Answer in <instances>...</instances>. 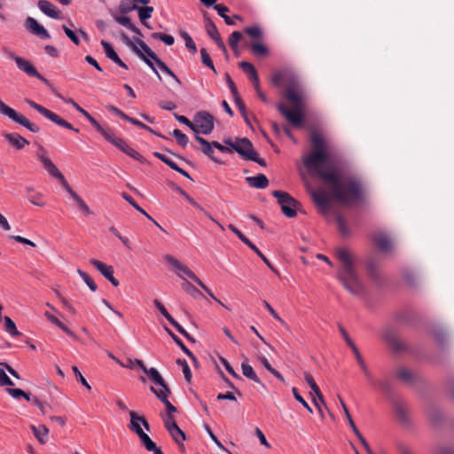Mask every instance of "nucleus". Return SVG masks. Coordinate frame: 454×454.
Segmentation results:
<instances>
[{
  "label": "nucleus",
  "mask_w": 454,
  "mask_h": 454,
  "mask_svg": "<svg viewBox=\"0 0 454 454\" xmlns=\"http://www.w3.org/2000/svg\"><path fill=\"white\" fill-rule=\"evenodd\" d=\"M271 83L278 88L286 85L283 94L293 104V109L283 103H278L276 107L293 127H301L305 120L304 90L298 76L288 70L277 71L271 77Z\"/></svg>",
  "instance_id": "nucleus-1"
},
{
  "label": "nucleus",
  "mask_w": 454,
  "mask_h": 454,
  "mask_svg": "<svg viewBox=\"0 0 454 454\" xmlns=\"http://www.w3.org/2000/svg\"><path fill=\"white\" fill-rule=\"evenodd\" d=\"M318 176L331 187L333 197L340 203L350 205L363 200L364 188L354 176H343L336 169L319 170Z\"/></svg>",
  "instance_id": "nucleus-2"
},
{
  "label": "nucleus",
  "mask_w": 454,
  "mask_h": 454,
  "mask_svg": "<svg viewBox=\"0 0 454 454\" xmlns=\"http://www.w3.org/2000/svg\"><path fill=\"white\" fill-rule=\"evenodd\" d=\"M335 254L341 263L337 274L339 280L350 294L354 295L361 294L364 286L354 267L349 252L346 248H338Z\"/></svg>",
  "instance_id": "nucleus-3"
},
{
  "label": "nucleus",
  "mask_w": 454,
  "mask_h": 454,
  "mask_svg": "<svg viewBox=\"0 0 454 454\" xmlns=\"http://www.w3.org/2000/svg\"><path fill=\"white\" fill-rule=\"evenodd\" d=\"M126 43L133 48L136 54L155 73L158 79L161 81V76L159 74L157 67L165 74L170 76L178 85H181V81L175 74V73L162 61L157 54L141 39H136L137 44L140 47L137 49L128 36L123 35Z\"/></svg>",
  "instance_id": "nucleus-4"
},
{
  "label": "nucleus",
  "mask_w": 454,
  "mask_h": 454,
  "mask_svg": "<svg viewBox=\"0 0 454 454\" xmlns=\"http://www.w3.org/2000/svg\"><path fill=\"white\" fill-rule=\"evenodd\" d=\"M312 150L309 155L303 157L302 162L309 173L318 176L319 170H325L323 166L329 160L327 145L325 138L317 134L311 135Z\"/></svg>",
  "instance_id": "nucleus-5"
},
{
  "label": "nucleus",
  "mask_w": 454,
  "mask_h": 454,
  "mask_svg": "<svg viewBox=\"0 0 454 454\" xmlns=\"http://www.w3.org/2000/svg\"><path fill=\"white\" fill-rule=\"evenodd\" d=\"M37 158L43 164V168L47 170L48 174L52 177L56 178L62 187L69 193L70 197L78 204L80 208L86 214H92L89 206L84 202V200L72 189L67 181L66 180L64 175L59 170L56 165L52 162V160L47 155L46 150L43 147H39V152L37 153Z\"/></svg>",
  "instance_id": "nucleus-6"
},
{
  "label": "nucleus",
  "mask_w": 454,
  "mask_h": 454,
  "mask_svg": "<svg viewBox=\"0 0 454 454\" xmlns=\"http://www.w3.org/2000/svg\"><path fill=\"white\" fill-rule=\"evenodd\" d=\"M223 142L245 160L254 161L262 167L266 166L265 160L260 158L258 153L254 150L253 144L248 138H237L235 142L231 138H227L224 139Z\"/></svg>",
  "instance_id": "nucleus-7"
},
{
  "label": "nucleus",
  "mask_w": 454,
  "mask_h": 454,
  "mask_svg": "<svg viewBox=\"0 0 454 454\" xmlns=\"http://www.w3.org/2000/svg\"><path fill=\"white\" fill-rule=\"evenodd\" d=\"M0 114L8 117L11 121L15 123L20 124V126L27 129L29 131L33 133H38L40 131V127L36 124L30 121L26 116L18 113L13 108L7 106L1 98H0Z\"/></svg>",
  "instance_id": "nucleus-8"
},
{
  "label": "nucleus",
  "mask_w": 454,
  "mask_h": 454,
  "mask_svg": "<svg viewBox=\"0 0 454 454\" xmlns=\"http://www.w3.org/2000/svg\"><path fill=\"white\" fill-rule=\"evenodd\" d=\"M272 196L278 200L283 214L290 218L296 216L300 203L289 193L282 191H273Z\"/></svg>",
  "instance_id": "nucleus-9"
},
{
  "label": "nucleus",
  "mask_w": 454,
  "mask_h": 454,
  "mask_svg": "<svg viewBox=\"0 0 454 454\" xmlns=\"http://www.w3.org/2000/svg\"><path fill=\"white\" fill-rule=\"evenodd\" d=\"M26 103L37 111L40 114H42L46 119L50 120L51 121L54 122L55 124L63 127L65 129H70L74 131L75 133L79 132V129L74 128L70 122L67 121L60 116H59L57 114L53 113L52 111L47 109L46 107L35 103V101L31 99H26Z\"/></svg>",
  "instance_id": "nucleus-10"
},
{
  "label": "nucleus",
  "mask_w": 454,
  "mask_h": 454,
  "mask_svg": "<svg viewBox=\"0 0 454 454\" xmlns=\"http://www.w3.org/2000/svg\"><path fill=\"white\" fill-rule=\"evenodd\" d=\"M215 128L214 117L206 111H200L195 114L193 118V131L195 135L202 133L203 135H209Z\"/></svg>",
  "instance_id": "nucleus-11"
},
{
  "label": "nucleus",
  "mask_w": 454,
  "mask_h": 454,
  "mask_svg": "<svg viewBox=\"0 0 454 454\" xmlns=\"http://www.w3.org/2000/svg\"><path fill=\"white\" fill-rule=\"evenodd\" d=\"M8 56L10 59H13L19 69L26 73L28 76L37 78L42 81L44 84L48 85L49 82L45 79L35 68V67L32 64L31 61L19 57L15 55L13 52H9Z\"/></svg>",
  "instance_id": "nucleus-12"
},
{
  "label": "nucleus",
  "mask_w": 454,
  "mask_h": 454,
  "mask_svg": "<svg viewBox=\"0 0 454 454\" xmlns=\"http://www.w3.org/2000/svg\"><path fill=\"white\" fill-rule=\"evenodd\" d=\"M163 423L174 442L184 448L183 442L185 441L186 436L184 432L176 423L174 417L170 414H166L163 417Z\"/></svg>",
  "instance_id": "nucleus-13"
},
{
  "label": "nucleus",
  "mask_w": 454,
  "mask_h": 454,
  "mask_svg": "<svg viewBox=\"0 0 454 454\" xmlns=\"http://www.w3.org/2000/svg\"><path fill=\"white\" fill-rule=\"evenodd\" d=\"M90 263L100 272L102 276H104L114 286H118L120 285L119 280L114 276V268L111 265H107L105 262L97 260L90 259Z\"/></svg>",
  "instance_id": "nucleus-14"
},
{
  "label": "nucleus",
  "mask_w": 454,
  "mask_h": 454,
  "mask_svg": "<svg viewBox=\"0 0 454 454\" xmlns=\"http://www.w3.org/2000/svg\"><path fill=\"white\" fill-rule=\"evenodd\" d=\"M205 18V28L207 31V34L208 36L215 41L216 45L221 49V51L224 53L227 52L226 46L220 35V33L218 31V28L216 27L215 24L206 15H204Z\"/></svg>",
  "instance_id": "nucleus-15"
},
{
  "label": "nucleus",
  "mask_w": 454,
  "mask_h": 454,
  "mask_svg": "<svg viewBox=\"0 0 454 454\" xmlns=\"http://www.w3.org/2000/svg\"><path fill=\"white\" fill-rule=\"evenodd\" d=\"M311 197L322 214H326L330 207V198L323 190H314L311 192Z\"/></svg>",
  "instance_id": "nucleus-16"
},
{
  "label": "nucleus",
  "mask_w": 454,
  "mask_h": 454,
  "mask_svg": "<svg viewBox=\"0 0 454 454\" xmlns=\"http://www.w3.org/2000/svg\"><path fill=\"white\" fill-rule=\"evenodd\" d=\"M25 27L30 33L39 36L42 39L51 38V35L49 34L47 29L43 26L39 24L38 21L32 17H28L26 20Z\"/></svg>",
  "instance_id": "nucleus-17"
},
{
  "label": "nucleus",
  "mask_w": 454,
  "mask_h": 454,
  "mask_svg": "<svg viewBox=\"0 0 454 454\" xmlns=\"http://www.w3.org/2000/svg\"><path fill=\"white\" fill-rule=\"evenodd\" d=\"M130 424L129 429L135 432L137 435L144 433L140 424L145 428L146 431L151 430V427L145 417L138 416L135 411H129Z\"/></svg>",
  "instance_id": "nucleus-18"
},
{
  "label": "nucleus",
  "mask_w": 454,
  "mask_h": 454,
  "mask_svg": "<svg viewBox=\"0 0 454 454\" xmlns=\"http://www.w3.org/2000/svg\"><path fill=\"white\" fill-rule=\"evenodd\" d=\"M164 260L172 267L184 273L189 278L193 280L196 284L200 282V278L185 265L182 264L176 258L172 255L167 254Z\"/></svg>",
  "instance_id": "nucleus-19"
},
{
  "label": "nucleus",
  "mask_w": 454,
  "mask_h": 454,
  "mask_svg": "<svg viewBox=\"0 0 454 454\" xmlns=\"http://www.w3.org/2000/svg\"><path fill=\"white\" fill-rule=\"evenodd\" d=\"M38 8L43 13L51 19H61V12L48 0H39Z\"/></svg>",
  "instance_id": "nucleus-20"
},
{
  "label": "nucleus",
  "mask_w": 454,
  "mask_h": 454,
  "mask_svg": "<svg viewBox=\"0 0 454 454\" xmlns=\"http://www.w3.org/2000/svg\"><path fill=\"white\" fill-rule=\"evenodd\" d=\"M4 137L17 150H21L26 145H29V141L27 139L15 132L6 133L4 135Z\"/></svg>",
  "instance_id": "nucleus-21"
},
{
  "label": "nucleus",
  "mask_w": 454,
  "mask_h": 454,
  "mask_svg": "<svg viewBox=\"0 0 454 454\" xmlns=\"http://www.w3.org/2000/svg\"><path fill=\"white\" fill-rule=\"evenodd\" d=\"M195 139L201 145V152L207 156L212 161L215 163H222L220 160L215 158L214 156L215 151L212 147V145L210 142H208L207 139L203 138L200 135H195Z\"/></svg>",
  "instance_id": "nucleus-22"
},
{
  "label": "nucleus",
  "mask_w": 454,
  "mask_h": 454,
  "mask_svg": "<svg viewBox=\"0 0 454 454\" xmlns=\"http://www.w3.org/2000/svg\"><path fill=\"white\" fill-rule=\"evenodd\" d=\"M151 391L157 396V398L165 405L167 414L172 415L173 412H176V408L168 401V395H169L166 391L157 390L153 387H151Z\"/></svg>",
  "instance_id": "nucleus-23"
},
{
  "label": "nucleus",
  "mask_w": 454,
  "mask_h": 454,
  "mask_svg": "<svg viewBox=\"0 0 454 454\" xmlns=\"http://www.w3.org/2000/svg\"><path fill=\"white\" fill-rule=\"evenodd\" d=\"M214 9L217 12L218 15L224 20V22L228 26L235 25L233 19L238 20H241V17L238 14H234L232 18L228 16L226 13L229 12V8L227 6H225L224 4H215Z\"/></svg>",
  "instance_id": "nucleus-24"
},
{
  "label": "nucleus",
  "mask_w": 454,
  "mask_h": 454,
  "mask_svg": "<svg viewBox=\"0 0 454 454\" xmlns=\"http://www.w3.org/2000/svg\"><path fill=\"white\" fill-rule=\"evenodd\" d=\"M395 415L397 421L405 428L411 427V419L403 405H396L395 410Z\"/></svg>",
  "instance_id": "nucleus-25"
},
{
  "label": "nucleus",
  "mask_w": 454,
  "mask_h": 454,
  "mask_svg": "<svg viewBox=\"0 0 454 454\" xmlns=\"http://www.w3.org/2000/svg\"><path fill=\"white\" fill-rule=\"evenodd\" d=\"M247 184L256 189H264L269 185V180L264 174H258L246 178Z\"/></svg>",
  "instance_id": "nucleus-26"
},
{
  "label": "nucleus",
  "mask_w": 454,
  "mask_h": 454,
  "mask_svg": "<svg viewBox=\"0 0 454 454\" xmlns=\"http://www.w3.org/2000/svg\"><path fill=\"white\" fill-rule=\"evenodd\" d=\"M174 189L181 196H183L191 205H192L195 208L204 213L206 216H207L211 221H215V218L205 210L199 203H197L184 189L181 187L175 185Z\"/></svg>",
  "instance_id": "nucleus-27"
},
{
  "label": "nucleus",
  "mask_w": 454,
  "mask_h": 454,
  "mask_svg": "<svg viewBox=\"0 0 454 454\" xmlns=\"http://www.w3.org/2000/svg\"><path fill=\"white\" fill-rule=\"evenodd\" d=\"M373 242L382 252L388 253L391 251V240L387 235L383 233L377 234L373 238Z\"/></svg>",
  "instance_id": "nucleus-28"
},
{
  "label": "nucleus",
  "mask_w": 454,
  "mask_h": 454,
  "mask_svg": "<svg viewBox=\"0 0 454 454\" xmlns=\"http://www.w3.org/2000/svg\"><path fill=\"white\" fill-rule=\"evenodd\" d=\"M250 50L254 56L255 57H266L270 53L269 48L261 43V41H252L250 43Z\"/></svg>",
  "instance_id": "nucleus-29"
},
{
  "label": "nucleus",
  "mask_w": 454,
  "mask_h": 454,
  "mask_svg": "<svg viewBox=\"0 0 454 454\" xmlns=\"http://www.w3.org/2000/svg\"><path fill=\"white\" fill-rule=\"evenodd\" d=\"M145 373L148 374L156 384L160 385L162 387V391H166L168 394L171 393L169 387H168V385L166 384L163 378L161 377V375L160 374L156 368L152 367L150 369H147V372Z\"/></svg>",
  "instance_id": "nucleus-30"
},
{
  "label": "nucleus",
  "mask_w": 454,
  "mask_h": 454,
  "mask_svg": "<svg viewBox=\"0 0 454 454\" xmlns=\"http://www.w3.org/2000/svg\"><path fill=\"white\" fill-rule=\"evenodd\" d=\"M26 198L28 200L30 203L38 207H43V202L42 201L43 194L39 192L35 191L32 187H27L26 189Z\"/></svg>",
  "instance_id": "nucleus-31"
},
{
  "label": "nucleus",
  "mask_w": 454,
  "mask_h": 454,
  "mask_svg": "<svg viewBox=\"0 0 454 454\" xmlns=\"http://www.w3.org/2000/svg\"><path fill=\"white\" fill-rule=\"evenodd\" d=\"M167 333L172 338V340L176 342V344L182 349V351L187 355L193 362H197V358L193 355V353L184 345L182 340L176 336L170 329L166 328Z\"/></svg>",
  "instance_id": "nucleus-32"
},
{
  "label": "nucleus",
  "mask_w": 454,
  "mask_h": 454,
  "mask_svg": "<svg viewBox=\"0 0 454 454\" xmlns=\"http://www.w3.org/2000/svg\"><path fill=\"white\" fill-rule=\"evenodd\" d=\"M115 21L119 23L120 25L127 27L129 30L132 31L133 33L141 35V30L131 22V20L128 16H118L114 18Z\"/></svg>",
  "instance_id": "nucleus-33"
},
{
  "label": "nucleus",
  "mask_w": 454,
  "mask_h": 454,
  "mask_svg": "<svg viewBox=\"0 0 454 454\" xmlns=\"http://www.w3.org/2000/svg\"><path fill=\"white\" fill-rule=\"evenodd\" d=\"M353 354L355 355L356 356V359L361 368V370L363 371V372L364 373V375L367 377L368 380H371L372 379V373L370 372L363 356H361L357 347L356 345H354L353 347L350 348Z\"/></svg>",
  "instance_id": "nucleus-34"
},
{
  "label": "nucleus",
  "mask_w": 454,
  "mask_h": 454,
  "mask_svg": "<svg viewBox=\"0 0 454 454\" xmlns=\"http://www.w3.org/2000/svg\"><path fill=\"white\" fill-rule=\"evenodd\" d=\"M136 10L138 11V17H139V20L142 22V24L147 27H150L145 20L152 17V14L153 12V7H152V6H142V7L137 6Z\"/></svg>",
  "instance_id": "nucleus-35"
},
{
  "label": "nucleus",
  "mask_w": 454,
  "mask_h": 454,
  "mask_svg": "<svg viewBox=\"0 0 454 454\" xmlns=\"http://www.w3.org/2000/svg\"><path fill=\"white\" fill-rule=\"evenodd\" d=\"M241 370H242V373L245 377H247V379H249L256 383H261V380L258 378L255 372L254 371V368L249 364L243 362L241 364Z\"/></svg>",
  "instance_id": "nucleus-36"
},
{
  "label": "nucleus",
  "mask_w": 454,
  "mask_h": 454,
  "mask_svg": "<svg viewBox=\"0 0 454 454\" xmlns=\"http://www.w3.org/2000/svg\"><path fill=\"white\" fill-rule=\"evenodd\" d=\"M239 66L242 71L248 75L250 81L255 80L256 76H258V73L252 63L247 61H241L239 62Z\"/></svg>",
  "instance_id": "nucleus-37"
},
{
  "label": "nucleus",
  "mask_w": 454,
  "mask_h": 454,
  "mask_svg": "<svg viewBox=\"0 0 454 454\" xmlns=\"http://www.w3.org/2000/svg\"><path fill=\"white\" fill-rule=\"evenodd\" d=\"M244 33L254 39V41H262L263 38V32L259 26L247 27L244 29Z\"/></svg>",
  "instance_id": "nucleus-38"
},
{
  "label": "nucleus",
  "mask_w": 454,
  "mask_h": 454,
  "mask_svg": "<svg viewBox=\"0 0 454 454\" xmlns=\"http://www.w3.org/2000/svg\"><path fill=\"white\" fill-rule=\"evenodd\" d=\"M121 197L123 198V200H125L129 205H131L134 208H136L138 212H140L142 215H145L148 219H150L151 221H153L157 226H159V224L157 223L156 221H154L141 207H139V205H137V203L134 200V199L128 193L126 192H123L121 194Z\"/></svg>",
  "instance_id": "nucleus-39"
},
{
  "label": "nucleus",
  "mask_w": 454,
  "mask_h": 454,
  "mask_svg": "<svg viewBox=\"0 0 454 454\" xmlns=\"http://www.w3.org/2000/svg\"><path fill=\"white\" fill-rule=\"evenodd\" d=\"M32 430L34 432L35 436L41 443L46 442L49 430L45 426H32Z\"/></svg>",
  "instance_id": "nucleus-40"
},
{
  "label": "nucleus",
  "mask_w": 454,
  "mask_h": 454,
  "mask_svg": "<svg viewBox=\"0 0 454 454\" xmlns=\"http://www.w3.org/2000/svg\"><path fill=\"white\" fill-rule=\"evenodd\" d=\"M4 329L11 336H20L21 333L18 331L15 323L10 317L5 316L4 317Z\"/></svg>",
  "instance_id": "nucleus-41"
},
{
  "label": "nucleus",
  "mask_w": 454,
  "mask_h": 454,
  "mask_svg": "<svg viewBox=\"0 0 454 454\" xmlns=\"http://www.w3.org/2000/svg\"><path fill=\"white\" fill-rule=\"evenodd\" d=\"M180 36L184 39L185 43L186 48L192 52L196 53L197 52V46L192 40V36L186 32V31H180Z\"/></svg>",
  "instance_id": "nucleus-42"
},
{
  "label": "nucleus",
  "mask_w": 454,
  "mask_h": 454,
  "mask_svg": "<svg viewBox=\"0 0 454 454\" xmlns=\"http://www.w3.org/2000/svg\"><path fill=\"white\" fill-rule=\"evenodd\" d=\"M142 445L148 450L152 451L155 449H157L156 443L149 437V435L146 433H143L140 435H138Z\"/></svg>",
  "instance_id": "nucleus-43"
},
{
  "label": "nucleus",
  "mask_w": 454,
  "mask_h": 454,
  "mask_svg": "<svg viewBox=\"0 0 454 454\" xmlns=\"http://www.w3.org/2000/svg\"><path fill=\"white\" fill-rule=\"evenodd\" d=\"M247 247L251 250H253L273 272H277V270L274 268V266L272 265V263L268 260V258L261 252V250L253 242H251Z\"/></svg>",
  "instance_id": "nucleus-44"
},
{
  "label": "nucleus",
  "mask_w": 454,
  "mask_h": 454,
  "mask_svg": "<svg viewBox=\"0 0 454 454\" xmlns=\"http://www.w3.org/2000/svg\"><path fill=\"white\" fill-rule=\"evenodd\" d=\"M182 288L187 294H189L190 295H192V296H193L195 298L202 295L201 292L197 287H195L192 283H190L187 280H184L182 283Z\"/></svg>",
  "instance_id": "nucleus-45"
},
{
  "label": "nucleus",
  "mask_w": 454,
  "mask_h": 454,
  "mask_svg": "<svg viewBox=\"0 0 454 454\" xmlns=\"http://www.w3.org/2000/svg\"><path fill=\"white\" fill-rule=\"evenodd\" d=\"M78 275L81 277V278L86 283L88 287L92 291L95 292L98 288V286L93 281V279L87 274L85 271L82 270L81 269L77 270Z\"/></svg>",
  "instance_id": "nucleus-46"
},
{
  "label": "nucleus",
  "mask_w": 454,
  "mask_h": 454,
  "mask_svg": "<svg viewBox=\"0 0 454 454\" xmlns=\"http://www.w3.org/2000/svg\"><path fill=\"white\" fill-rule=\"evenodd\" d=\"M242 38V34L239 31H234L231 34L228 43L233 51H236L239 48V42Z\"/></svg>",
  "instance_id": "nucleus-47"
},
{
  "label": "nucleus",
  "mask_w": 454,
  "mask_h": 454,
  "mask_svg": "<svg viewBox=\"0 0 454 454\" xmlns=\"http://www.w3.org/2000/svg\"><path fill=\"white\" fill-rule=\"evenodd\" d=\"M87 121L96 129L98 132H99L104 137L110 131L105 129L94 117H92L90 114L85 117Z\"/></svg>",
  "instance_id": "nucleus-48"
},
{
  "label": "nucleus",
  "mask_w": 454,
  "mask_h": 454,
  "mask_svg": "<svg viewBox=\"0 0 454 454\" xmlns=\"http://www.w3.org/2000/svg\"><path fill=\"white\" fill-rule=\"evenodd\" d=\"M152 37L156 40H160L161 42H163L165 44H167L168 46L173 45L175 43V38L171 35H166V34L154 32L152 34Z\"/></svg>",
  "instance_id": "nucleus-49"
},
{
  "label": "nucleus",
  "mask_w": 454,
  "mask_h": 454,
  "mask_svg": "<svg viewBox=\"0 0 454 454\" xmlns=\"http://www.w3.org/2000/svg\"><path fill=\"white\" fill-rule=\"evenodd\" d=\"M201 62L207 67H209L215 74H216L214 63L205 48L200 49Z\"/></svg>",
  "instance_id": "nucleus-50"
},
{
  "label": "nucleus",
  "mask_w": 454,
  "mask_h": 454,
  "mask_svg": "<svg viewBox=\"0 0 454 454\" xmlns=\"http://www.w3.org/2000/svg\"><path fill=\"white\" fill-rule=\"evenodd\" d=\"M104 138L119 149L127 143L124 139L115 137L111 131Z\"/></svg>",
  "instance_id": "nucleus-51"
},
{
  "label": "nucleus",
  "mask_w": 454,
  "mask_h": 454,
  "mask_svg": "<svg viewBox=\"0 0 454 454\" xmlns=\"http://www.w3.org/2000/svg\"><path fill=\"white\" fill-rule=\"evenodd\" d=\"M172 135L175 137V138L176 139V142L177 144L182 146L183 148H185L188 142H189V139H188V137L184 134L181 130L176 129L173 130L172 132Z\"/></svg>",
  "instance_id": "nucleus-52"
},
{
  "label": "nucleus",
  "mask_w": 454,
  "mask_h": 454,
  "mask_svg": "<svg viewBox=\"0 0 454 454\" xmlns=\"http://www.w3.org/2000/svg\"><path fill=\"white\" fill-rule=\"evenodd\" d=\"M153 304L155 308L160 311V313L169 322L171 323L175 318L168 313L165 306L161 303L160 301L155 299L153 301Z\"/></svg>",
  "instance_id": "nucleus-53"
},
{
  "label": "nucleus",
  "mask_w": 454,
  "mask_h": 454,
  "mask_svg": "<svg viewBox=\"0 0 454 454\" xmlns=\"http://www.w3.org/2000/svg\"><path fill=\"white\" fill-rule=\"evenodd\" d=\"M176 364L182 367V371L184 373V377L187 382H190L192 380V372L189 367L188 363L184 359H177Z\"/></svg>",
  "instance_id": "nucleus-54"
},
{
  "label": "nucleus",
  "mask_w": 454,
  "mask_h": 454,
  "mask_svg": "<svg viewBox=\"0 0 454 454\" xmlns=\"http://www.w3.org/2000/svg\"><path fill=\"white\" fill-rule=\"evenodd\" d=\"M339 399H340V402L341 407H342V409H343V411H344V413H345V415H346V417H347V419H348V424H349V426H350V427H351L352 431L354 432V434H358V428L356 427V424H355L354 420L352 419L351 415H350V413H349V411H348V407H347L346 403H344V401L340 398V396H339Z\"/></svg>",
  "instance_id": "nucleus-55"
},
{
  "label": "nucleus",
  "mask_w": 454,
  "mask_h": 454,
  "mask_svg": "<svg viewBox=\"0 0 454 454\" xmlns=\"http://www.w3.org/2000/svg\"><path fill=\"white\" fill-rule=\"evenodd\" d=\"M100 44L102 45L106 57L111 60H113L118 55L110 43L102 40Z\"/></svg>",
  "instance_id": "nucleus-56"
},
{
  "label": "nucleus",
  "mask_w": 454,
  "mask_h": 454,
  "mask_svg": "<svg viewBox=\"0 0 454 454\" xmlns=\"http://www.w3.org/2000/svg\"><path fill=\"white\" fill-rule=\"evenodd\" d=\"M292 392L294 399L299 402L309 413H313L312 408L309 405V403L305 401V399L299 394V391L296 387L292 388Z\"/></svg>",
  "instance_id": "nucleus-57"
},
{
  "label": "nucleus",
  "mask_w": 454,
  "mask_h": 454,
  "mask_svg": "<svg viewBox=\"0 0 454 454\" xmlns=\"http://www.w3.org/2000/svg\"><path fill=\"white\" fill-rule=\"evenodd\" d=\"M397 376L405 382H412L413 374L407 368H400L397 370Z\"/></svg>",
  "instance_id": "nucleus-58"
},
{
  "label": "nucleus",
  "mask_w": 454,
  "mask_h": 454,
  "mask_svg": "<svg viewBox=\"0 0 454 454\" xmlns=\"http://www.w3.org/2000/svg\"><path fill=\"white\" fill-rule=\"evenodd\" d=\"M62 29L64 31V33L66 34V35L75 44V45H79L80 44V39L77 35V34L73 31L71 28H69L68 27H67L66 25H63L62 26Z\"/></svg>",
  "instance_id": "nucleus-59"
},
{
  "label": "nucleus",
  "mask_w": 454,
  "mask_h": 454,
  "mask_svg": "<svg viewBox=\"0 0 454 454\" xmlns=\"http://www.w3.org/2000/svg\"><path fill=\"white\" fill-rule=\"evenodd\" d=\"M5 368L4 366L0 367V386H13V381L8 377L5 372Z\"/></svg>",
  "instance_id": "nucleus-60"
},
{
  "label": "nucleus",
  "mask_w": 454,
  "mask_h": 454,
  "mask_svg": "<svg viewBox=\"0 0 454 454\" xmlns=\"http://www.w3.org/2000/svg\"><path fill=\"white\" fill-rule=\"evenodd\" d=\"M336 223H337V226H338V229H339L340 233H342L343 235H348L349 234V229L347 226L345 219L341 215H337Z\"/></svg>",
  "instance_id": "nucleus-61"
},
{
  "label": "nucleus",
  "mask_w": 454,
  "mask_h": 454,
  "mask_svg": "<svg viewBox=\"0 0 454 454\" xmlns=\"http://www.w3.org/2000/svg\"><path fill=\"white\" fill-rule=\"evenodd\" d=\"M228 228L237 235V237L247 246H248L251 243V240L247 239L239 229L235 227V225L230 223L228 225Z\"/></svg>",
  "instance_id": "nucleus-62"
},
{
  "label": "nucleus",
  "mask_w": 454,
  "mask_h": 454,
  "mask_svg": "<svg viewBox=\"0 0 454 454\" xmlns=\"http://www.w3.org/2000/svg\"><path fill=\"white\" fill-rule=\"evenodd\" d=\"M72 370L76 377V380L82 385L84 386L86 388L88 389H90L91 387L90 385L88 383V381L86 380V379L82 376V374L81 373L80 370L78 369L77 366L74 365L72 367Z\"/></svg>",
  "instance_id": "nucleus-63"
},
{
  "label": "nucleus",
  "mask_w": 454,
  "mask_h": 454,
  "mask_svg": "<svg viewBox=\"0 0 454 454\" xmlns=\"http://www.w3.org/2000/svg\"><path fill=\"white\" fill-rule=\"evenodd\" d=\"M263 306L276 320L280 322L284 326H287L286 323L278 316L276 310L267 301H263Z\"/></svg>",
  "instance_id": "nucleus-64"
}]
</instances>
